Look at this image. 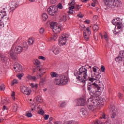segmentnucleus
<instances>
[{"label":"nucleus","mask_w":124,"mask_h":124,"mask_svg":"<svg viewBox=\"0 0 124 124\" xmlns=\"http://www.w3.org/2000/svg\"><path fill=\"white\" fill-rule=\"evenodd\" d=\"M38 59L39 60H43V61H45V60H46V58L42 56H39Z\"/></svg>","instance_id":"obj_52"},{"label":"nucleus","mask_w":124,"mask_h":124,"mask_svg":"<svg viewBox=\"0 0 124 124\" xmlns=\"http://www.w3.org/2000/svg\"><path fill=\"white\" fill-rule=\"evenodd\" d=\"M68 82V79L65 76L63 75H61L59 76V78H56L55 80V85H58V86H64V85H66Z\"/></svg>","instance_id":"obj_3"},{"label":"nucleus","mask_w":124,"mask_h":124,"mask_svg":"<svg viewBox=\"0 0 124 124\" xmlns=\"http://www.w3.org/2000/svg\"><path fill=\"white\" fill-rule=\"evenodd\" d=\"M64 124H74V121H68L66 123H64Z\"/></svg>","instance_id":"obj_50"},{"label":"nucleus","mask_w":124,"mask_h":124,"mask_svg":"<svg viewBox=\"0 0 124 124\" xmlns=\"http://www.w3.org/2000/svg\"><path fill=\"white\" fill-rule=\"evenodd\" d=\"M50 26L51 29H52V30H53V29L55 28V26H56L57 25H56V23H54L53 22H50Z\"/></svg>","instance_id":"obj_31"},{"label":"nucleus","mask_w":124,"mask_h":124,"mask_svg":"<svg viewBox=\"0 0 124 124\" xmlns=\"http://www.w3.org/2000/svg\"><path fill=\"white\" fill-rule=\"evenodd\" d=\"M58 34H57V33H55V34H54L52 36V37L51 38V39L52 40H54V41H55L56 39L57 38H58Z\"/></svg>","instance_id":"obj_30"},{"label":"nucleus","mask_w":124,"mask_h":124,"mask_svg":"<svg viewBox=\"0 0 124 124\" xmlns=\"http://www.w3.org/2000/svg\"><path fill=\"white\" fill-rule=\"evenodd\" d=\"M114 0H105V4L107 5V6H113Z\"/></svg>","instance_id":"obj_13"},{"label":"nucleus","mask_w":124,"mask_h":124,"mask_svg":"<svg viewBox=\"0 0 124 124\" xmlns=\"http://www.w3.org/2000/svg\"><path fill=\"white\" fill-rule=\"evenodd\" d=\"M40 72V74L39 75L40 78H41L42 77L43 75H44L45 74V72H42V70L41 68V71H39Z\"/></svg>","instance_id":"obj_44"},{"label":"nucleus","mask_w":124,"mask_h":124,"mask_svg":"<svg viewBox=\"0 0 124 124\" xmlns=\"http://www.w3.org/2000/svg\"><path fill=\"white\" fill-rule=\"evenodd\" d=\"M102 117H101V119H106V114H105V113H102Z\"/></svg>","instance_id":"obj_53"},{"label":"nucleus","mask_w":124,"mask_h":124,"mask_svg":"<svg viewBox=\"0 0 124 124\" xmlns=\"http://www.w3.org/2000/svg\"><path fill=\"white\" fill-rule=\"evenodd\" d=\"M4 90H5V85L2 84L0 86V91H4Z\"/></svg>","instance_id":"obj_38"},{"label":"nucleus","mask_w":124,"mask_h":124,"mask_svg":"<svg viewBox=\"0 0 124 124\" xmlns=\"http://www.w3.org/2000/svg\"><path fill=\"white\" fill-rule=\"evenodd\" d=\"M50 75L52 78H55V77H59V74L56 72H51Z\"/></svg>","instance_id":"obj_28"},{"label":"nucleus","mask_w":124,"mask_h":124,"mask_svg":"<svg viewBox=\"0 0 124 124\" xmlns=\"http://www.w3.org/2000/svg\"><path fill=\"white\" fill-rule=\"evenodd\" d=\"M44 31H45V30L44 29V28H42L40 29L39 32L41 34H42V33H44Z\"/></svg>","instance_id":"obj_47"},{"label":"nucleus","mask_w":124,"mask_h":124,"mask_svg":"<svg viewBox=\"0 0 124 124\" xmlns=\"http://www.w3.org/2000/svg\"><path fill=\"white\" fill-rule=\"evenodd\" d=\"M58 11V8L56 6H51L48 9L47 12L51 16H55L57 15V12Z\"/></svg>","instance_id":"obj_5"},{"label":"nucleus","mask_w":124,"mask_h":124,"mask_svg":"<svg viewBox=\"0 0 124 124\" xmlns=\"http://www.w3.org/2000/svg\"><path fill=\"white\" fill-rule=\"evenodd\" d=\"M44 116L45 120H47L48 119H49V115L45 114Z\"/></svg>","instance_id":"obj_58"},{"label":"nucleus","mask_w":124,"mask_h":124,"mask_svg":"<svg viewBox=\"0 0 124 124\" xmlns=\"http://www.w3.org/2000/svg\"><path fill=\"white\" fill-rule=\"evenodd\" d=\"M108 108L109 111H111V112H114L115 111V107L114 106V105L110 104L108 106Z\"/></svg>","instance_id":"obj_23"},{"label":"nucleus","mask_w":124,"mask_h":124,"mask_svg":"<svg viewBox=\"0 0 124 124\" xmlns=\"http://www.w3.org/2000/svg\"><path fill=\"white\" fill-rule=\"evenodd\" d=\"M68 37H69V35H67L66 34L62 35L59 40V45L60 46H63V45H65V43H66V41H67Z\"/></svg>","instance_id":"obj_4"},{"label":"nucleus","mask_w":124,"mask_h":124,"mask_svg":"<svg viewBox=\"0 0 124 124\" xmlns=\"http://www.w3.org/2000/svg\"><path fill=\"white\" fill-rule=\"evenodd\" d=\"M57 7L58 8H59V9H62V3H59L58 5H57Z\"/></svg>","instance_id":"obj_48"},{"label":"nucleus","mask_w":124,"mask_h":124,"mask_svg":"<svg viewBox=\"0 0 124 124\" xmlns=\"http://www.w3.org/2000/svg\"><path fill=\"white\" fill-rule=\"evenodd\" d=\"M100 78H101V75H100V74H98L96 77H95V80L96 81H98V80H99V79H100Z\"/></svg>","instance_id":"obj_37"},{"label":"nucleus","mask_w":124,"mask_h":124,"mask_svg":"<svg viewBox=\"0 0 124 124\" xmlns=\"http://www.w3.org/2000/svg\"><path fill=\"white\" fill-rule=\"evenodd\" d=\"M74 4H75V0H72L70 3H69L68 4V5L69 6H73V5H74Z\"/></svg>","instance_id":"obj_43"},{"label":"nucleus","mask_w":124,"mask_h":124,"mask_svg":"<svg viewBox=\"0 0 124 124\" xmlns=\"http://www.w3.org/2000/svg\"><path fill=\"white\" fill-rule=\"evenodd\" d=\"M28 43L30 45H31V44H33V40L32 39L30 38L28 40Z\"/></svg>","instance_id":"obj_40"},{"label":"nucleus","mask_w":124,"mask_h":124,"mask_svg":"<svg viewBox=\"0 0 124 124\" xmlns=\"http://www.w3.org/2000/svg\"><path fill=\"white\" fill-rule=\"evenodd\" d=\"M42 19L43 21H46L47 19H48V15L46 13H44L42 15Z\"/></svg>","instance_id":"obj_26"},{"label":"nucleus","mask_w":124,"mask_h":124,"mask_svg":"<svg viewBox=\"0 0 124 124\" xmlns=\"http://www.w3.org/2000/svg\"><path fill=\"white\" fill-rule=\"evenodd\" d=\"M14 69H15L16 72H22L23 71V67L20 63L16 62L14 66Z\"/></svg>","instance_id":"obj_6"},{"label":"nucleus","mask_w":124,"mask_h":124,"mask_svg":"<svg viewBox=\"0 0 124 124\" xmlns=\"http://www.w3.org/2000/svg\"><path fill=\"white\" fill-rule=\"evenodd\" d=\"M88 69H86L85 67L82 66L79 69V71L74 72V74L75 76H78L77 77V79L80 81V83H83L85 84L86 81L88 80L90 82H93L96 79L94 78H91L90 77L88 78Z\"/></svg>","instance_id":"obj_2"},{"label":"nucleus","mask_w":124,"mask_h":124,"mask_svg":"<svg viewBox=\"0 0 124 124\" xmlns=\"http://www.w3.org/2000/svg\"><path fill=\"white\" fill-rule=\"evenodd\" d=\"M46 81V78H41V80L39 82V86H42L43 85H44V84H45Z\"/></svg>","instance_id":"obj_21"},{"label":"nucleus","mask_w":124,"mask_h":124,"mask_svg":"<svg viewBox=\"0 0 124 124\" xmlns=\"http://www.w3.org/2000/svg\"><path fill=\"white\" fill-rule=\"evenodd\" d=\"M101 89V86L98 85L95 83H92L91 82L88 83L87 85V90L92 96L87 101V106L92 112L95 109V107H98L100 105H103L104 102L102 99H100L99 96L95 95V93H96V90L97 91L100 90Z\"/></svg>","instance_id":"obj_1"},{"label":"nucleus","mask_w":124,"mask_h":124,"mask_svg":"<svg viewBox=\"0 0 124 124\" xmlns=\"http://www.w3.org/2000/svg\"><path fill=\"white\" fill-rule=\"evenodd\" d=\"M98 26L97 25H94L93 26V30L94 31H98Z\"/></svg>","instance_id":"obj_32"},{"label":"nucleus","mask_w":124,"mask_h":124,"mask_svg":"<svg viewBox=\"0 0 124 124\" xmlns=\"http://www.w3.org/2000/svg\"><path fill=\"white\" fill-rule=\"evenodd\" d=\"M38 113L40 115H44V110H43V109H41L40 110H38Z\"/></svg>","instance_id":"obj_41"},{"label":"nucleus","mask_w":124,"mask_h":124,"mask_svg":"<svg viewBox=\"0 0 124 124\" xmlns=\"http://www.w3.org/2000/svg\"><path fill=\"white\" fill-rule=\"evenodd\" d=\"M27 79H29V80H31V81H34L35 79H36V77L35 76H31V75H28L27 77Z\"/></svg>","instance_id":"obj_25"},{"label":"nucleus","mask_w":124,"mask_h":124,"mask_svg":"<svg viewBox=\"0 0 124 124\" xmlns=\"http://www.w3.org/2000/svg\"><path fill=\"white\" fill-rule=\"evenodd\" d=\"M74 8H76L77 9V10H80V6L79 5H77V6H74Z\"/></svg>","instance_id":"obj_56"},{"label":"nucleus","mask_w":124,"mask_h":124,"mask_svg":"<svg viewBox=\"0 0 124 124\" xmlns=\"http://www.w3.org/2000/svg\"><path fill=\"white\" fill-rule=\"evenodd\" d=\"M74 6H71L68 8L69 10L68 11V13H69V14H71V15L73 14V9H74Z\"/></svg>","instance_id":"obj_19"},{"label":"nucleus","mask_w":124,"mask_h":124,"mask_svg":"<svg viewBox=\"0 0 124 124\" xmlns=\"http://www.w3.org/2000/svg\"><path fill=\"white\" fill-rule=\"evenodd\" d=\"M21 47L22 48V49H23V52H25V51H27L28 50V44L26 42H24L23 43Z\"/></svg>","instance_id":"obj_15"},{"label":"nucleus","mask_w":124,"mask_h":124,"mask_svg":"<svg viewBox=\"0 0 124 124\" xmlns=\"http://www.w3.org/2000/svg\"><path fill=\"white\" fill-rule=\"evenodd\" d=\"M93 20H94V21H96V20H97V19H98V16H94L93 17Z\"/></svg>","instance_id":"obj_57"},{"label":"nucleus","mask_w":124,"mask_h":124,"mask_svg":"<svg viewBox=\"0 0 124 124\" xmlns=\"http://www.w3.org/2000/svg\"><path fill=\"white\" fill-rule=\"evenodd\" d=\"M27 79H29V80H31V81H34L35 79H36V77L35 76H31V75H28L27 77Z\"/></svg>","instance_id":"obj_24"},{"label":"nucleus","mask_w":124,"mask_h":124,"mask_svg":"<svg viewBox=\"0 0 124 124\" xmlns=\"http://www.w3.org/2000/svg\"><path fill=\"white\" fill-rule=\"evenodd\" d=\"M35 98L37 102H40V103H41L42 102H43L42 97H41V96H40V95L37 96V97H36Z\"/></svg>","instance_id":"obj_22"},{"label":"nucleus","mask_w":124,"mask_h":124,"mask_svg":"<svg viewBox=\"0 0 124 124\" xmlns=\"http://www.w3.org/2000/svg\"><path fill=\"white\" fill-rule=\"evenodd\" d=\"M124 57L121 55V54L120 53V55H119L118 57H116L115 58V61L117 62H122L123 61V60H124Z\"/></svg>","instance_id":"obj_16"},{"label":"nucleus","mask_w":124,"mask_h":124,"mask_svg":"<svg viewBox=\"0 0 124 124\" xmlns=\"http://www.w3.org/2000/svg\"><path fill=\"white\" fill-rule=\"evenodd\" d=\"M15 54H21L22 52H24V50L21 46H16L14 49Z\"/></svg>","instance_id":"obj_10"},{"label":"nucleus","mask_w":124,"mask_h":124,"mask_svg":"<svg viewBox=\"0 0 124 124\" xmlns=\"http://www.w3.org/2000/svg\"><path fill=\"white\" fill-rule=\"evenodd\" d=\"M5 102H6V100L4 99L2 101H1V104H4L5 103Z\"/></svg>","instance_id":"obj_63"},{"label":"nucleus","mask_w":124,"mask_h":124,"mask_svg":"<svg viewBox=\"0 0 124 124\" xmlns=\"http://www.w3.org/2000/svg\"><path fill=\"white\" fill-rule=\"evenodd\" d=\"M116 116V113L113 111L112 112V114L110 115V118H111V119H115Z\"/></svg>","instance_id":"obj_35"},{"label":"nucleus","mask_w":124,"mask_h":124,"mask_svg":"<svg viewBox=\"0 0 124 124\" xmlns=\"http://www.w3.org/2000/svg\"><path fill=\"white\" fill-rule=\"evenodd\" d=\"M14 46H12V49L10 51V56L12 60L14 61H17V57L15 55V53L13 52Z\"/></svg>","instance_id":"obj_12"},{"label":"nucleus","mask_w":124,"mask_h":124,"mask_svg":"<svg viewBox=\"0 0 124 124\" xmlns=\"http://www.w3.org/2000/svg\"><path fill=\"white\" fill-rule=\"evenodd\" d=\"M61 27L58 25H56V26H54V28L52 30L55 33H60L61 31Z\"/></svg>","instance_id":"obj_14"},{"label":"nucleus","mask_w":124,"mask_h":124,"mask_svg":"<svg viewBox=\"0 0 124 124\" xmlns=\"http://www.w3.org/2000/svg\"><path fill=\"white\" fill-rule=\"evenodd\" d=\"M26 116L28 118H31V117H32V114L31 113L27 112Z\"/></svg>","instance_id":"obj_46"},{"label":"nucleus","mask_w":124,"mask_h":124,"mask_svg":"<svg viewBox=\"0 0 124 124\" xmlns=\"http://www.w3.org/2000/svg\"><path fill=\"white\" fill-rule=\"evenodd\" d=\"M20 90L22 93L26 94L27 95H30V94H31V91L25 86H21L20 87Z\"/></svg>","instance_id":"obj_7"},{"label":"nucleus","mask_w":124,"mask_h":124,"mask_svg":"<svg viewBox=\"0 0 124 124\" xmlns=\"http://www.w3.org/2000/svg\"><path fill=\"white\" fill-rule=\"evenodd\" d=\"M41 63L40 62H39V61H38V60L35 59L34 60V64L37 66L36 68V69L39 70V71H41V66H40Z\"/></svg>","instance_id":"obj_11"},{"label":"nucleus","mask_w":124,"mask_h":124,"mask_svg":"<svg viewBox=\"0 0 124 124\" xmlns=\"http://www.w3.org/2000/svg\"><path fill=\"white\" fill-rule=\"evenodd\" d=\"M1 19H4L5 20H9V17L7 16V14L5 11L0 12V21Z\"/></svg>","instance_id":"obj_9"},{"label":"nucleus","mask_w":124,"mask_h":124,"mask_svg":"<svg viewBox=\"0 0 124 124\" xmlns=\"http://www.w3.org/2000/svg\"><path fill=\"white\" fill-rule=\"evenodd\" d=\"M0 58H1L0 60H1V62H4L6 60V56H5L4 55H2Z\"/></svg>","instance_id":"obj_36"},{"label":"nucleus","mask_w":124,"mask_h":124,"mask_svg":"<svg viewBox=\"0 0 124 124\" xmlns=\"http://www.w3.org/2000/svg\"><path fill=\"white\" fill-rule=\"evenodd\" d=\"M12 97L14 100H15V93L14 92H13L12 94Z\"/></svg>","instance_id":"obj_54"},{"label":"nucleus","mask_w":124,"mask_h":124,"mask_svg":"<svg viewBox=\"0 0 124 124\" xmlns=\"http://www.w3.org/2000/svg\"><path fill=\"white\" fill-rule=\"evenodd\" d=\"M100 124V122L99 121L97 120L95 122L93 123L92 124Z\"/></svg>","instance_id":"obj_60"},{"label":"nucleus","mask_w":124,"mask_h":124,"mask_svg":"<svg viewBox=\"0 0 124 124\" xmlns=\"http://www.w3.org/2000/svg\"><path fill=\"white\" fill-rule=\"evenodd\" d=\"M79 28L80 29H85V25H80Z\"/></svg>","instance_id":"obj_61"},{"label":"nucleus","mask_w":124,"mask_h":124,"mask_svg":"<svg viewBox=\"0 0 124 124\" xmlns=\"http://www.w3.org/2000/svg\"><path fill=\"white\" fill-rule=\"evenodd\" d=\"M86 31H87L89 34H91V30H90V27H87L86 28Z\"/></svg>","instance_id":"obj_55"},{"label":"nucleus","mask_w":124,"mask_h":124,"mask_svg":"<svg viewBox=\"0 0 124 124\" xmlns=\"http://www.w3.org/2000/svg\"><path fill=\"white\" fill-rule=\"evenodd\" d=\"M83 35L86 39H88L89 38V36L87 34V33H86V31H83Z\"/></svg>","instance_id":"obj_42"},{"label":"nucleus","mask_w":124,"mask_h":124,"mask_svg":"<svg viewBox=\"0 0 124 124\" xmlns=\"http://www.w3.org/2000/svg\"><path fill=\"white\" fill-rule=\"evenodd\" d=\"M101 71L102 72H104L105 71V67H104V66L103 65L101 66Z\"/></svg>","instance_id":"obj_49"},{"label":"nucleus","mask_w":124,"mask_h":124,"mask_svg":"<svg viewBox=\"0 0 124 124\" xmlns=\"http://www.w3.org/2000/svg\"><path fill=\"white\" fill-rule=\"evenodd\" d=\"M53 53H54L55 55H58V54H60V50L55 49L53 50Z\"/></svg>","instance_id":"obj_39"},{"label":"nucleus","mask_w":124,"mask_h":124,"mask_svg":"<svg viewBox=\"0 0 124 124\" xmlns=\"http://www.w3.org/2000/svg\"><path fill=\"white\" fill-rule=\"evenodd\" d=\"M80 114L83 116H85L87 114V110L85 108H81L80 110Z\"/></svg>","instance_id":"obj_29"},{"label":"nucleus","mask_w":124,"mask_h":124,"mask_svg":"<svg viewBox=\"0 0 124 124\" xmlns=\"http://www.w3.org/2000/svg\"><path fill=\"white\" fill-rule=\"evenodd\" d=\"M121 30H119V29L117 28L115 29V31L114 32V34H118L121 31Z\"/></svg>","instance_id":"obj_45"},{"label":"nucleus","mask_w":124,"mask_h":124,"mask_svg":"<svg viewBox=\"0 0 124 124\" xmlns=\"http://www.w3.org/2000/svg\"><path fill=\"white\" fill-rule=\"evenodd\" d=\"M113 5L115 7H118V6L120 5V1L118 0H114L113 1Z\"/></svg>","instance_id":"obj_20"},{"label":"nucleus","mask_w":124,"mask_h":124,"mask_svg":"<svg viewBox=\"0 0 124 124\" xmlns=\"http://www.w3.org/2000/svg\"><path fill=\"white\" fill-rule=\"evenodd\" d=\"M116 27H117L118 30L122 31V30H123V24L121 22H117L116 24Z\"/></svg>","instance_id":"obj_17"},{"label":"nucleus","mask_w":124,"mask_h":124,"mask_svg":"<svg viewBox=\"0 0 124 124\" xmlns=\"http://www.w3.org/2000/svg\"><path fill=\"white\" fill-rule=\"evenodd\" d=\"M78 106H85L86 105V99L83 97L80 98L78 100Z\"/></svg>","instance_id":"obj_8"},{"label":"nucleus","mask_w":124,"mask_h":124,"mask_svg":"<svg viewBox=\"0 0 124 124\" xmlns=\"http://www.w3.org/2000/svg\"><path fill=\"white\" fill-rule=\"evenodd\" d=\"M23 76H24V74H23V73L17 74L16 75V77H18V78L19 80H21V79H22V77H23Z\"/></svg>","instance_id":"obj_33"},{"label":"nucleus","mask_w":124,"mask_h":124,"mask_svg":"<svg viewBox=\"0 0 124 124\" xmlns=\"http://www.w3.org/2000/svg\"><path fill=\"white\" fill-rule=\"evenodd\" d=\"M15 84H18V80H17V79H14L12 81L11 85L14 86V85H15Z\"/></svg>","instance_id":"obj_34"},{"label":"nucleus","mask_w":124,"mask_h":124,"mask_svg":"<svg viewBox=\"0 0 124 124\" xmlns=\"http://www.w3.org/2000/svg\"><path fill=\"white\" fill-rule=\"evenodd\" d=\"M55 124H62V122L61 121H57L55 123Z\"/></svg>","instance_id":"obj_62"},{"label":"nucleus","mask_w":124,"mask_h":124,"mask_svg":"<svg viewBox=\"0 0 124 124\" xmlns=\"http://www.w3.org/2000/svg\"><path fill=\"white\" fill-rule=\"evenodd\" d=\"M77 16L78 17V18H83V16H82V15H80V14H78V15H77Z\"/></svg>","instance_id":"obj_64"},{"label":"nucleus","mask_w":124,"mask_h":124,"mask_svg":"<svg viewBox=\"0 0 124 124\" xmlns=\"http://www.w3.org/2000/svg\"><path fill=\"white\" fill-rule=\"evenodd\" d=\"M104 37L105 38V39H106V40H108V36L106 34H105L104 35Z\"/></svg>","instance_id":"obj_59"},{"label":"nucleus","mask_w":124,"mask_h":124,"mask_svg":"<svg viewBox=\"0 0 124 124\" xmlns=\"http://www.w3.org/2000/svg\"><path fill=\"white\" fill-rule=\"evenodd\" d=\"M112 23L113 24V25H114V26H116V25H117V18L115 19H113L112 21Z\"/></svg>","instance_id":"obj_51"},{"label":"nucleus","mask_w":124,"mask_h":124,"mask_svg":"<svg viewBox=\"0 0 124 124\" xmlns=\"http://www.w3.org/2000/svg\"><path fill=\"white\" fill-rule=\"evenodd\" d=\"M10 7L11 10H15V8H16V3L15 2H12L10 5Z\"/></svg>","instance_id":"obj_18"},{"label":"nucleus","mask_w":124,"mask_h":124,"mask_svg":"<svg viewBox=\"0 0 124 124\" xmlns=\"http://www.w3.org/2000/svg\"><path fill=\"white\" fill-rule=\"evenodd\" d=\"M62 19L63 22H66V20H67V16L65 14L62 15Z\"/></svg>","instance_id":"obj_27"}]
</instances>
